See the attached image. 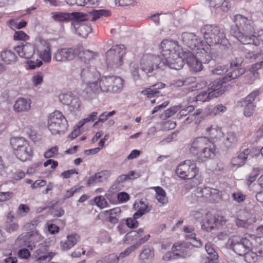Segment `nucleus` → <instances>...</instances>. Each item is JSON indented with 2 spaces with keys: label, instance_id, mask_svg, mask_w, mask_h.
<instances>
[{
  "label": "nucleus",
  "instance_id": "obj_1",
  "mask_svg": "<svg viewBox=\"0 0 263 263\" xmlns=\"http://www.w3.org/2000/svg\"><path fill=\"white\" fill-rule=\"evenodd\" d=\"M235 25L231 27V34L243 44H250L256 33L254 22L241 15L234 17Z\"/></svg>",
  "mask_w": 263,
  "mask_h": 263
},
{
  "label": "nucleus",
  "instance_id": "obj_2",
  "mask_svg": "<svg viewBox=\"0 0 263 263\" xmlns=\"http://www.w3.org/2000/svg\"><path fill=\"white\" fill-rule=\"evenodd\" d=\"M206 43L210 47L218 46L221 49L228 50L231 44L226 38L222 28L214 25H205L200 29Z\"/></svg>",
  "mask_w": 263,
  "mask_h": 263
},
{
  "label": "nucleus",
  "instance_id": "obj_3",
  "mask_svg": "<svg viewBox=\"0 0 263 263\" xmlns=\"http://www.w3.org/2000/svg\"><path fill=\"white\" fill-rule=\"evenodd\" d=\"M82 16L75 18L72 22V25L77 34L82 37H86L91 32L92 28L88 23L83 22L86 20L95 21L101 16H108L110 14L108 10L105 9H93L87 13H81Z\"/></svg>",
  "mask_w": 263,
  "mask_h": 263
},
{
  "label": "nucleus",
  "instance_id": "obj_4",
  "mask_svg": "<svg viewBox=\"0 0 263 263\" xmlns=\"http://www.w3.org/2000/svg\"><path fill=\"white\" fill-rule=\"evenodd\" d=\"M215 146L206 136L195 138L191 143L190 152L196 156L199 161H205L215 155Z\"/></svg>",
  "mask_w": 263,
  "mask_h": 263
},
{
  "label": "nucleus",
  "instance_id": "obj_5",
  "mask_svg": "<svg viewBox=\"0 0 263 263\" xmlns=\"http://www.w3.org/2000/svg\"><path fill=\"white\" fill-rule=\"evenodd\" d=\"M112 76H103L99 78L93 87L90 86L85 89L81 92V96L84 99L89 100L92 99L100 92H108L111 91L112 84Z\"/></svg>",
  "mask_w": 263,
  "mask_h": 263
},
{
  "label": "nucleus",
  "instance_id": "obj_6",
  "mask_svg": "<svg viewBox=\"0 0 263 263\" xmlns=\"http://www.w3.org/2000/svg\"><path fill=\"white\" fill-rule=\"evenodd\" d=\"M140 68L149 77L153 73H156L159 70H163L164 62L160 55L147 53L142 57L140 62Z\"/></svg>",
  "mask_w": 263,
  "mask_h": 263
},
{
  "label": "nucleus",
  "instance_id": "obj_7",
  "mask_svg": "<svg viewBox=\"0 0 263 263\" xmlns=\"http://www.w3.org/2000/svg\"><path fill=\"white\" fill-rule=\"evenodd\" d=\"M10 142L14 153L18 159L24 162L31 159L33 155L32 148L24 138L12 137Z\"/></svg>",
  "mask_w": 263,
  "mask_h": 263
},
{
  "label": "nucleus",
  "instance_id": "obj_8",
  "mask_svg": "<svg viewBox=\"0 0 263 263\" xmlns=\"http://www.w3.org/2000/svg\"><path fill=\"white\" fill-rule=\"evenodd\" d=\"M126 53L123 45L113 46L106 53V63L107 69L115 70L123 64V58Z\"/></svg>",
  "mask_w": 263,
  "mask_h": 263
},
{
  "label": "nucleus",
  "instance_id": "obj_9",
  "mask_svg": "<svg viewBox=\"0 0 263 263\" xmlns=\"http://www.w3.org/2000/svg\"><path fill=\"white\" fill-rule=\"evenodd\" d=\"M67 127V121L61 112L56 110L50 115L48 128L52 134H63Z\"/></svg>",
  "mask_w": 263,
  "mask_h": 263
},
{
  "label": "nucleus",
  "instance_id": "obj_10",
  "mask_svg": "<svg viewBox=\"0 0 263 263\" xmlns=\"http://www.w3.org/2000/svg\"><path fill=\"white\" fill-rule=\"evenodd\" d=\"M14 50L18 55L26 59H30L27 62L29 69H34L36 67H39L43 64L42 60L36 59V61L32 60L33 55L35 53L34 46L28 43L25 44L17 45L14 48Z\"/></svg>",
  "mask_w": 263,
  "mask_h": 263
},
{
  "label": "nucleus",
  "instance_id": "obj_11",
  "mask_svg": "<svg viewBox=\"0 0 263 263\" xmlns=\"http://www.w3.org/2000/svg\"><path fill=\"white\" fill-rule=\"evenodd\" d=\"M198 168L191 160H187L178 166L176 170L177 174L181 178L187 180L193 179L192 186H195L197 182H195L196 177L198 173Z\"/></svg>",
  "mask_w": 263,
  "mask_h": 263
},
{
  "label": "nucleus",
  "instance_id": "obj_12",
  "mask_svg": "<svg viewBox=\"0 0 263 263\" xmlns=\"http://www.w3.org/2000/svg\"><path fill=\"white\" fill-rule=\"evenodd\" d=\"M253 240L254 237L250 235L242 238L234 236L229 238L228 244L236 253L241 256L252 247Z\"/></svg>",
  "mask_w": 263,
  "mask_h": 263
},
{
  "label": "nucleus",
  "instance_id": "obj_13",
  "mask_svg": "<svg viewBox=\"0 0 263 263\" xmlns=\"http://www.w3.org/2000/svg\"><path fill=\"white\" fill-rule=\"evenodd\" d=\"M80 71L81 79L84 83L86 84L85 88H88L90 86L93 87V85L99 80L100 73L93 66H86L81 67Z\"/></svg>",
  "mask_w": 263,
  "mask_h": 263
},
{
  "label": "nucleus",
  "instance_id": "obj_14",
  "mask_svg": "<svg viewBox=\"0 0 263 263\" xmlns=\"http://www.w3.org/2000/svg\"><path fill=\"white\" fill-rule=\"evenodd\" d=\"M77 49L73 48H62L56 50L53 55V60L65 62L73 60L77 56Z\"/></svg>",
  "mask_w": 263,
  "mask_h": 263
},
{
  "label": "nucleus",
  "instance_id": "obj_15",
  "mask_svg": "<svg viewBox=\"0 0 263 263\" xmlns=\"http://www.w3.org/2000/svg\"><path fill=\"white\" fill-rule=\"evenodd\" d=\"M160 46L161 51L160 57L163 59L177 53V51L179 49L178 42L173 40H164L161 42Z\"/></svg>",
  "mask_w": 263,
  "mask_h": 263
},
{
  "label": "nucleus",
  "instance_id": "obj_16",
  "mask_svg": "<svg viewBox=\"0 0 263 263\" xmlns=\"http://www.w3.org/2000/svg\"><path fill=\"white\" fill-rule=\"evenodd\" d=\"M179 39L185 45L192 49H194L196 48L199 49L201 43L200 39L196 34L191 32L182 33Z\"/></svg>",
  "mask_w": 263,
  "mask_h": 263
},
{
  "label": "nucleus",
  "instance_id": "obj_17",
  "mask_svg": "<svg viewBox=\"0 0 263 263\" xmlns=\"http://www.w3.org/2000/svg\"><path fill=\"white\" fill-rule=\"evenodd\" d=\"M162 59V62H164V67L167 65L171 69L179 70L184 65V61L178 53H174L172 55L166 57L165 59Z\"/></svg>",
  "mask_w": 263,
  "mask_h": 263
},
{
  "label": "nucleus",
  "instance_id": "obj_18",
  "mask_svg": "<svg viewBox=\"0 0 263 263\" xmlns=\"http://www.w3.org/2000/svg\"><path fill=\"white\" fill-rule=\"evenodd\" d=\"M191 243L186 242H177L175 243L172 247V251L175 253V255L177 259L185 258L190 256V252L187 250L191 246Z\"/></svg>",
  "mask_w": 263,
  "mask_h": 263
},
{
  "label": "nucleus",
  "instance_id": "obj_19",
  "mask_svg": "<svg viewBox=\"0 0 263 263\" xmlns=\"http://www.w3.org/2000/svg\"><path fill=\"white\" fill-rule=\"evenodd\" d=\"M183 56L191 71L197 72L202 70V62L192 52H185L183 53Z\"/></svg>",
  "mask_w": 263,
  "mask_h": 263
},
{
  "label": "nucleus",
  "instance_id": "obj_20",
  "mask_svg": "<svg viewBox=\"0 0 263 263\" xmlns=\"http://www.w3.org/2000/svg\"><path fill=\"white\" fill-rule=\"evenodd\" d=\"M196 192L198 197H204L210 202H216L219 198L218 191L215 189L205 187L198 189Z\"/></svg>",
  "mask_w": 263,
  "mask_h": 263
},
{
  "label": "nucleus",
  "instance_id": "obj_21",
  "mask_svg": "<svg viewBox=\"0 0 263 263\" xmlns=\"http://www.w3.org/2000/svg\"><path fill=\"white\" fill-rule=\"evenodd\" d=\"M204 136L207 137L211 140H219L223 136V133L221 128L216 125H211L205 128L204 132Z\"/></svg>",
  "mask_w": 263,
  "mask_h": 263
},
{
  "label": "nucleus",
  "instance_id": "obj_22",
  "mask_svg": "<svg viewBox=\"0 0 263 263\" xmlns=\"http://www.w3.org/2000/svg\"><path fill=\"white\" fill-rule=\"evenodd\" d=\"M261 250H258L257 247L251 248L247 250L242 255L244 256L245 260L249 263H254L259 257H263V245L260 246Z\"/></svg>",
  "mask_w": 263,
  "mask_h": 263
},
{
  "label": "nucleus",
  "instance_id": "obj_23",
  "mask_svg": "<svg viewBox=\"0 0 263 263\" xmlns=\"http://www.w3.org/2000/svg\"><path fill=\"white\" fill-rule=\"evenodd\" d=\"M31 103L30 99L20 98L15 101L13 109L16 112H28L31 109Z\"/></svg>",
  "mask_w": 263,
  "mask_h": 263
},
{
  "label": "nucleus",
  "instance_id": "obj_24",
  "mask_svg": "<svg viewBox=\"0 0 263 263\" xmlns=\"http://www.w3.org/2000/svg\"><path fill=\"white\" fill-rule=\"evenodd\" d=\"M250 153V150L247 148L234 157L231 160L232 167L237 168L243 166L245 164Z\"/></svg>",
  "mask_w": 263,
  "mask_h": 263
},
{
  "label": "nucleus",
  "instance_id": "obj_25",
  "mask_svg": "<svg viewBox=\"0 0 263 263\" xmlns=\"http://www.w3.org/2000/svg\"><path fill=\"white\" fill-rule=\"evenodd\" d=\"M227 82L224 81L223 78L222 79H216L209 85L208 89L212 93L217 92L219 97L225 91L226 87L223 86V84Z\"/></svg>",
  "mask_w": 263,
  "mask_h": 263
},
{
  "label": "nucleus",
  "instance_id": "obj_26",
  "mask_svg": "<svg viewBox=\"0 0 263 263\" xmlns=\"http://www.w3.org/2000/svg\"><path fill=\"white\" fill-rule=\"evenodd\" d=\"M82 16L81 12L61 13L53 14L52 18L57 22H64L69 20H74L75 18H79Z\"/></svg>",
  "mask_w": 263,
  "mask_h": 263
},
{
  "label": "nucleus",
  "instance_id": "obj_27",
  "mask_svg": "<svg viewBox=\"0 0 263 263\" xmlns=\"http://www.w3.org/2000/svg\"><path fill=\"white\" fill-rule=\"evenodd\" d=\"M165 86V84L162 82L157 83L141 91V94L146 96L147 98H151L155 97L160 93V89H161Z\"/></svg>",
  "mask_w": 263,
  "mask_h": 263
},
{
  "label": "nucleus",
  "instance_id": "obj_28",
  "mask_svg": "<svg viewBox=\"0 0 263 263\" xmlns=\"http://www.w3.org/2000/svg\"><path fill=\"white\" fill-rule=\"evenodd\" d=\"M80 239V236L77 234L69 235L67 239L61 242V248L63 250H68L73 247Z\"/></svg>",
  "mask_w": 263,
  "mask_h": 263
},
{
  "label": "nucleus",
  "instance_id": "obj_29",
  "mask_svg": "<svg viewBox=\"0 0 263 263\" xmlns=\"http://www.w3.org/2000/svg\"><path fill=\"white\" fill-rule=\"evenodd\" d=\"M184 231L186 233L185 236L187 238L192 240L191 245L196 247H200L202 243L200 240L197 239L196 234L194 233V229L192 227L186 226L184 228Z\"/></svg>",
  "mask_w": 263,
  "mask_h": 263
},
{
  "label": "nucleus",
  "instance_id": "obj_30",
  "mask_svg": "<svg viewBox=\"0 0 263 263\" xmlns=\"http://www.w3.org/2000/svg\"><path fill=\"white\" fill-rule=\"evenodd\" d=\"M15 244L20 247L26 246L30 250L35 248V245L34 243H31L29 237L28 236V232L20 235L15 240Z\"/></svg>",
  "mask_w": 263,
  "mask_h": 263
},
{
  "label": "nucleus",
  "instance_id": "obj_31",
  "mask_svg": "<svg viewBox=\"0 0 263 263\" xmlns=\"http://www.w3.org/2000/svg\"><path fill=\"white\" fill-rule=\"evenodd\" d=\"M19 228L16 217L13 215H8L6 222V231L8 233H12L16 231Z\"/></svg>",
  "mask_w": 263,
  "mask_h": 263
},
{
  "label": "nucleus",
  "instance_id": "obj_32",
  "mask_svg": "<svg viewBox=\"0 0 263 263\" xmlns=\"http://www.w3.org/2000/svg\"><path fill=\"white\" fill-rule=\"evenodd\" d=\"M41 44L45 47V48L43 51L39 53L40 58L45 62L48 63L51 59L50 44L46 41H41Z\"/></svg>",
  "mask_w": 263,
  "mask_h": 263
},
{
  "label": "nucleus",
  "instance_id": "obj_33",
  "mask_svg": "<svg viewBox=\"0 0 263 263\" xmlns=\"http://www.w3.org/2000/svg\"><path fill=\"white\" fill-rule=\"evenodd\" d=\"M1 60L6 64H10L14 62L16 57L14 53L10 50H4L0 54Z\"/></svg>",
  "mask_w": 263,
  "mask_h": 263
},
{
  "label": "nucleus",
  "instance_id": "obj_34",
  "mask_svg": "<svg viewBox=\"0 0 263 263\" xmlns=\"http://www.w3.org/2000/svg\"><path fill=\"white\" fill-rule=\"evenodd\" d=\"M231 69L232 71L223 77L225 82H228L233 79H236L244 74L246 71L243 68H234Z\"/></svg>",
  "mask_w": 263,
  "mask_h": 263
},
{
  "label": "nucleus",
  "instance_id": "obj_35",
  "mask_svg": "<svg viewBox=\"0 0 263 263\" xmlns=\"http://www.w3.org/2000/svg\"><path fill=\"white\" fill-rule=\"evenodd\" d=\"M76 49H77V55L85 62H89L94 57L95 53L92 51L82 48Z\"/></svg>",
  "mask_w": 263,
  "mask_h": 263
},
{
  "label": "nucleus",
  "instance_id": "obj_36",
  "mask_svg": "<svg viewBox=\"0 0 263 263\" xmlns=\"http://www.w3.org/2000/svg\"><path fill=\"white\" fill-rule=\"evenodd\" d=\"M216 93L210 92L209 89H208L206 91H202L196 97V101L202 102L208 101L218 97V94Z\"/></svg>",
  "mask_w": 263,
  "mask_h": 263
},
{
  "label": "nucleus",
  "instance_id": "obj_37",
  "mask_svg": "<svg viewBox=\"0 0 263 263\" xmlns=\"http://www.w3.org/2000/svg\"><path fill=\"white\" fill-rule=\"evenodd\" d=\"M134 208L137 211L135 214H144L150 211L151 206L142 200L137 201L134 204Z\"/></svg>",
  "mask_w": 263,
  "mask_h": 263
},
{
  "label": "nucleus",
  "instance_id": "obj_38",
  "mask_svg": "<svg viewBox=\"0 0 263 263\" xmlns=\"http://www.w3.org/2000/svg\"><path fill=\"white\" fill-rule=\"evenodd\" d=\"M112 84L111 91L117 93L121 91L123 87V80L118 77L112 76Z\"/></svg>",
  "mask_w": 263,
  "mask_h": 263
},
{
  "label": "nucleus",
  "instance_id": "obj_39",
  "mask_svg": "<svg viewBox=\"0 0 263 263\" xmlns=\"http://www.w3.org/2000/svg\"><path fill=\"white\" fill-rule=\"evenodd\" d=\"M154 189L156 192V198L157 200L162 204L167 203L168 200L165 190L160 186L155 187Z\"/></svg>",
  "mask_w": 263,
  "mask_h": 263
},
{
  "label": "nucleus",
  "instance_id": "obj_40",
  "mask_svg": "<svg viewBox=\"0 0 263 263\" xmlns=\"http://www.w3.org/2000/svg\"><path fill=\"white\" fill-rule=\"evenodd\" d=\"M238 140L236 133L234 132L230 131L226 134V138L224 139V143L226 147H230L235 144Z\"/></svg>",
  "mask_w": 263,
  "mask_h": 263
},
{
  "label": "nucleus",
  "instance_id": "obj_41",
  "mask_svg": "<svg viewBox=\"0 0 263 263\" xmlns=\"http://www.w3.org/2000/svg\"><path fill=\"white\" fill-rule=\"evenodd\" d=\"M200 50V53H199V59L202 63H208L210 62L213 58L215 57V55L213 56L211 55V51H208V50L205 49L204 48L198 49ZM208 49V48H207Z\"/></svg>",
  "mask_w": 263,
  "mask_h": 263
},
{
  "label": "nucleus",
  "instance_id": "obj_42",
  "mask_svg": "<svg viewBox=\"0 0 263 263\" xmlns=\"http://www.w3.org/2000/svg\"><path fill=\"white\" fill-rule=\"evenodd\" d=\"M210 6L214 8H219L221 6L223 11H227L229 9L228 3L225 0H208Z\"/></svg>",
  "mask_w": 263,
  "mask_h": 263
},
{
  "label": "nucleus",
  "instance_id": "obj_43",
  "mask_svg": "<svg viewBox=\"0 0 263 263\" xmlns=\"http://www.w3.org/2000/svg\"><path fill=\"white\" fill-rule=\"evenodd\" d=\"M205 248L209 255V256L207 257L208 260H217L218 255L213 245L209 243H206Z\"/></svg>",
  "mask_w": 263,
  "mask_h": 263
},
{
  "label": "nucleus",
  "instance_id": "obj_44",
  "mask_svg": "<svg viewBox=\"0 0 263 263\" xmlns=\"http://www.w3.org/2000/svg\"><path fill=\"white\" fill-rule=\"evenodd\" d=\"M54 255V253L52 252H48L46 254L35 256L36 257L34 263H47L50 261Z\"/></svg>",
  "mask_w": 263,
  "mask_h": 263
},
{
  "label": "nucleus",
  "instance_id": "obj_45",
  "mask_svg": "<svg viewBox=\"0 0 263 263\" xmlns=\"http://www.w3.org/2000/svg\"><path fill=\"white\" fill-rule=\"evenodd\" d=\"M212 217H215L214 215H209L207 219L202 224V229L206 231H210L216 228L215 222L212 220Z\"/></svg>",
  "mask_w": 263,
  "mask_h": 263
},
{
  "label": "nucleus",
  "instance_id": "obj_46",
  "mask_svg": "<svg viewBox=\"0 0 263 263\" xmlns=\"http://www.w3.org/2000/svg\"><path fill=\"white\" fill-rule=\"evenodd\" d=\"M241 106L244 107L243 114L246 117H251L254 113L256 105L254 104H248L241 102Z\"/></svg>",
  "mask_w": 263,
  "mask_h": 263
},
{
  "label": "nucleus",
  "instance_id": "obj_47",
  "mask_svg": "<svg viewBox=\"0 0 263 263\" xmlns=\"http://www.w3.org/2000/svg\"><path fill=\"white\" fill-rule=\"evenodd\" d=\"M68 109L70 112L76 113L81 110V103L76 96L68 105Z\"/></svg>",
  "mask_w": 263,
  "mask_h": 263
},
{
  "label": "nucleus",
  "instance_id": "obj_48",
  "mask_svg": "<svg viewBox=\"0 0 263 263\" xmlns=\"http://www.w3.org/2000/svg\"><path fill=\"white\" fill-rule=\"evenodd\" d=\"M119 260V257L116 254H111L97 261L96 263H118Z\"/></svg>",
  "mask_w": 263,
  "mask_h": 263
},
{
  "label": "nucleus",
  "instance_id": "obj_49",
  "mask_svg": "<svg viewBox=\"0 0 263 263\" xmlns=\"http://www.w3.org/2000/svg\"><path fill=\"white\" fill-rule=\"evenodd\" d=\"M251 44L255 46L263 45V30L256 31L254 36L253 37Z\"/></svg>",
  "mask_w": 263,
  "mask_h": 263
},
{
  "label": "nucleus",
  "instance_id": "obj_50",
  "mask_svg": "<svg viewBox=\"0 0 263 263\" xmlns=\"http://www.w3.org/2000/svg\"><path fill=\"white\" fill-rule=\"evenodd\" d=\"M28 236L31 243H34V241L39 242L43 240V236L39 233L37 230L31 231L28 232Z\"/></svg>",
  "mask_w": 263,
  "mask_h": 263
},
{
  "label": "nucleus",
  "instance_id": "obj_51",
  "mask_svg": "<svg viewBox=\"0 0 263 263\" xmlns=\"http://www.w3.org/2000/svg\"><path fill=\"white\" fill-rule=\"evenodd\" d=\"M142 215H133V217L128 218L126 220V226L131 229L136 228L138 226V222L137 219L140 217Z\"/></svg>",
  "mask_w": 263,
  "mask_h": 263
},
{
  "label": "nucleus",
  "instance_id": "obj_52",
  "mask_svg": "<svg viewBox=\"0 0 263 263\" xmlns=\"http://www.w3.org/2000/svg\"><path fill=\"white\" fill-rule=\"evenodd\" d=\"M154 252L149 248L144 249L140 255V259L143 261L150 259L154 256Z\"/></svg>",
  "mask_w": 263,
  "mask_h": 263
},
{
  "label": "nucleus",
  "instance_id": "obj_53",
  "mask_svg": "<svg viewBox=\"0 0 263 263\" xmlns=\"http://www.w3.org/2000/svg\"><path fill=\"white\" fill-rule=\"evenodd\" d=\"M182 107V106L181 104H179L177 105L173 106L167 109L164 112L165 118L167 119L172 117L178 110H180Z\"/></svg>",
  "mask_w": 263,
  "mask_h": 263
},
{
  "label": "nucleus",
  "instance_id": "obj_54",
  "mask_svg": "<svg viewBox=\"0 0 263 263\" xmlns=\"http://www.w3.org/2000/svg\"><path fill=\"white\" fill-rule=\"evenodd\" d=\"M259 95V91L258 90H254L248 95L241 102L248 104H254V101L256 97Z\"/></svg>",
  "mask_w": 263,
  "mask_h": 263
},
{
  "label": "nucleus",
  "instance_id": "obj_55",
  "mask_svg": "<svg viewBox=\"0 0 263 263\" xmlns=\"http://www.w3.org/2000/svg\"><path fill=\"white\" fill-rule=\"evenodd\" d=\"M76 97V96L71 93H67L61 95L60 96V100L62 103L68 106Z\"/></svg>",
  "mask_w": 263,
  "mask_h": 263
},
{
  "label": "nucleus",
  "instance_id": "obj_56",
  "mask_svg": "<svg viewBox=\"0 0 263 263\" xmlns=\"http://www.w3.org/2000/svg\"><path fill=\"white\" fill-rule=\"evenodd\" d=\"M227 110V107L222 104H217L210 111V114L213 116H216L220 113H223Z\"/></svg>",
  "mask_w": 263,
  "mask_h": 263
},
{
  "label": "nucleus",
  "instance_id": "obj_57",
  "mask_svg": "<svg viewBox=\"0 0 263 263\" xmlns=\"http://www.w3.org/2000/svg\"><path fill=\"white\" fill-rule=\"evenodd\" d=\"M93 200L97 205L101 209H103L107 206L108 203L105 198L102 196L96 197Z\"/></svg>",
  "mask_w": 263,
  "mask_h": 263
},
{
  "label": "nucleus",
  "instance_id": "obj_58",
  "mask_svg": "<svg viewBox=\"0 0 263 263\" xmlns=\"http://www.w3.org/2000/svg\"><path fill=\"white\" fill-rule=\"evenodd\" d=\"M49 249V246L45 244H40L39 248L34 252L33 255L34 256H38L43 254H46V252Z\"/></svg>",
  "mask_w": 263,
  "mask_h": 263
},
{
  "label": "nucleus",
  "instance_id": "obj_59",
  "mask_svg": "<svg viewBox=\"0 0 263 263\" xmlns=\"http://www.w3.org/2000/svg\"><path fill=\"white\" fill-rule=\"evenodd\" d=\"M96 178L98 182H102L107 179L109 173L107 171H101L95 174Z\"/></svg>",
  "mask_w": 263,
  "mask_h": 263
},
{
  "label": "nucleus",
  "instance_id": "obj_60",
  "mask_svg": "<svg viewBox=\"0 0 263 263\" xmlns=\"http://www.w3.org/2000/svg\"><path fill=\"white\" fill-rule=\"evenodd\" d=\"M39 223V220L34 219L29 222H27L24 225L25 229L29 231L37 230L36 228Z\"/></svg>",
  "mask_w": 263,
  "mask_h": 263
},
{
  "label": "nucleus",
  "instance_id": "obj_61",
  "mask_svg": "<svg viewBox=\"0 0 263 263\" xmlns=\"http://www.w3.org/2000/svg\"><path fill=\"white\" fill-rule=\"evenodd\" d=\"M228 71V67L225 65H218L216 66L212 72L214 74L221 75Z\"/></svg>",
  "mask_w": 263,
  "mask_h": 263
},
{
  "label": "nucleus",
  "instance_id": "obj_62",
  "mask_svg": "<svg viewBox=\"0 0 263 263\" xmlns=\"http://www.w3.org/2000/svg\"><path fill=\"white\" fill-rule=\"evenodd\" d=\"M131 74L133 78L135 80H137L140 79V76L139 72V69L138 66L135 64L132 63L130 66Z\"/></svg>",
  "mask_w": 263,
  "mask_h": 263
},
{
  "label": "nucleus",
  "instance_id": "obj_63",
  "mask_svg": "<svg viewBox=\"0 0 263 263\" xmlns=\"http://www.w3.org/2000/svg\"><path fill=\"white\" fill-rule=\"evenodd\" d=\"M243 62V58L242 57H236L231 61L230 63V68L233 69L234 68H239Z\"/></svg>",
  "mask_w": 263,
  "mask_h": 263
},
{
  "label": "nucleus",
  "instance_id": "obj_64",
  "mask_svg": "<svg viewBox=\"0 0 263 263\" xmlns=\"http://www.w3.org/2000/svg\"><path fill=\"white\" fill-rule=\"evenodd\" d=\"M43 80V75L41 72H37L32 78L33 84L34 86H37L40 85Z\"/></svg>",
  "mask_w": 263,
  "mask_h": 263
}]
</instances>
